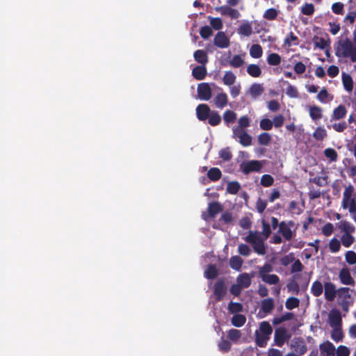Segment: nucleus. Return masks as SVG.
Instances as JSON below:
<instances>
[{"label":"nucleus","mask_w":356,"mask_h":356,"mask_svg":"<svg viewBox=\"0 0 356 356\" xmlns=\"http://www.w3.org/2000/svg\"><path fill=\"white\" fill-rule=\"evenodd\" d=\"M197 118L202 122L208 120V124L212 127L218 126L220 124L222 118L218 111L211 110L210 107L206 104H199L195 109Z\"/></svg>","instance_id":"1"},{"label":"nucleus","mask_w":356,"mask_h":356,"mask_svg":"<svg viewBox=\"0 0 356 356\" xmlns=\"http://www.w3.org/2000/svg\"><path fill=\"white\" fill-rule=\"evenodd\" d=\"M335 55L338 58H348L352 63L356 62V46L348 38L339 42L335 47Z\"/></svg>","instance_id":"2"},{"label":"nucleus","mask_w":356,"mask_h":356,"mask_svg":"<svg viewBox=\"0 0 356 356\" xmlns=\"http://www.w3.org/2000/svg\"><path fill=\"white\" fill-rule=\"evenodd\" d=\"M336 227L340 232H343L341 237L342 245L349 248L355 242V238L352 235L355 230L354 225L347 220H341L336 224Z\"/></svg>","instance_id":"3"},{"label":"nucleus","mask_w":356,"mask_h":356,"mask_svg":"<svg viewBox=\"0 0 356 356\" xmlns=\"http://www.w3.org/2000/svg\"><path fill=\"white\" fill-rule=\"evenodd\" d=\"M354 194V188L352 185L346 187L341 202V207L344 209H348L352 215L353 219L356 222V199L352 196Z\"/></svg>","instance_id":"4"},{"label":"nucleus","mask_w":356,"mask_h":356,"mask_svg":"<svg viewBox=\"0 0 356 356\" xmlns=\"http://www.w3.org/2000/svg\"><path fill=\"white\" fill-rule=\"evenodd\" d=\"M244 240L252 245L254 251L260 255L266 254V247L264 241L259 237L256 232H250L249 234L246 236Z\"/></svg>","instance_id":"5"},{"label":"nucleus","mask_w":356,"mask_h":356,"mask_svg":"<svg viewBox=\"0 0 356 356\" xmlns=\"http://www.w3.org/2000/svg\"><path fill=\"white\" fill-rule=\"evenodd\" d=\"M297 227L293 220L282 221L280 222L278 233L286 241H291L296 235Z\"/></svg>","instance_id":"6"},{"label":"nucleus","mask_w":356,"mask_h":356,"mask_svg":"<svg viewBox=\"0 0 356 356\" xmlns=\"http://www.w3.org/2000/svg\"><path fill=\"white\" fill-rule=\"evenodd\" d=\"M291 335L284 327H280L275 330L274 341L276 346L282 347Z\"/></svg>","instance_id":"7"},{"label":"nucleus","mask_w":356,"mask_h":356,"mask_svg":"<svg viewBox=\"0 0 356 356\" xmlns=\"http://www.w3.org/2000/svg\"><path fill=\"white\" fill-rule=\"evenodd\" d=\"M234 136L238 138L239 143L243 147H248L252 145V137L245 130L234 127L233 129Z\"/></svg>","instance_id":"8"},{"label":"nucleus","mask_w":356,"mask_h":356,"mask_svg":"<svg viewBox=\"0 0 356 356\" xmlns=\"http://www.w3.org/2000/svg\"><path fill=\"white\" fill-rule=\"evenodd\" d=\"M260 161L252 160L246 162H242L240 165V170L245 175H248L252 172H259L261 169Z\"/></svg>","instance_id":"9"},{"label":"nucleus","mask_w":356,"mask_h":356,"mask_svg":"<svg viewBox=\"0 0 356 356\" xmlns=\"http://www.w3.org/2000/svg\"><path fill=\"white\" fill-rule=\"evenodd\" d=\"M223 208L222 204L218 202H211L208 205V214L202 213L204 220H207L209 218H213L218 213L222 211Z\"/></svg>","instance_id":"10"},{"label":"nucleus","mask_w":356,"mask_h":356,"mask_svg":"<svg viewBox=\"0 0 356 356\" xmlns=\"http://www.w3.org/2000/svg\"><path fill=\"white\" fill-rule=\"evenodd\" d=\"M227 293V286L223 278L218 279L213 286V294L217 301H220Z\"/></svg>","instance_id":"11"},{"label":"nucleus","mask_w":356,"mask_h":356,"mask_svg":"<svg viewBox=\"0 0 356 356\" xmlns=\"http://www.w3.org/2000/svg\"><path fill=\"white\" fill-rule=\"evenodd\" d=\"M197 95L200 99L208 101L211 99L212 92L208 83H201L197 86Z\"/></svg>","instance_id":"12"},{"label":"nucleus","mask_w":356,"mask_h":356,"mask_svg":"<svg viewBox=\"0 0 356 356\" xmlns=\"http://www.w3.org/2000/svg\"><path fill=\"white\" fill-rule=\"evenodd\" d=\"M339 277L341 284L345 285L355 286V281L350 275V270L347 267L341 268L339 273Z\"/></svg>","instance_id":"13"},{"label":"nucleus","mask_w":356,"mask_h":356,"mask_svg":"<svg viewBox=\"0 0 356 356\" xmlns=\"http://www.w3.org/2000/svg\"><path fill=\"white\" fill-rule=\"evenodd\" d=\"M213 44L219 48L224 49L229 46V39L222 31L218 32L213 39Z\"/></svg>","instance_id":"14"},{"label":"nucleus","mask_w":356,"mask_h":356,"mask_svg":"<svg viewBox=\"0 0 356 356\" xmlns=\"http://www.w3.org/2000/svg\"><path fill=\"white\" fill-rule=\"evenodd\" d=\"M325 288V298L329 302H332L334 300L337 294V290L336 289L335 285L331 282H327L324 284Z\"/></svg>","instance_id":"15"},{"label":"nucleus","mask_w":356,"mask_h":356,"mask_svg":"<svg viewBox=\"0 0 356 356\" xmlns=\"http://www.w3.org/2000/svg\"><path fill=\"white\" fill-rule=\"evenodd\" d=\"M329 324L333 327H341L342 320L341 313L338 310H332L328 316Z\"/></svg>","instance_id":"16"},{"label":"nucleus","mask_w":356,"mask_h":356,"mask_svg":"<svg viewBox=\"0 0 356 356\" xmlns=\"http://www.w3.org/2000/svg\"><path fill=\"white\" fill-rule=\"evenodd\" d=\"M291 348L300 356L303 355L307 351V347L301 338L296 339L294 342L291 344Z\"/></svg>","instance_id":"17"},{"label":"nucleus","mask_w":356,"mask_h":356,"mask_svg":"<svg viewBox=\"0 0 356 356\" xmlns=\"http://www.w3.org/2000/svg\"><path fill=\"white\" fill-rule=\"evenodd\" d=\"M322 354L325 356H334L336 348L329 341L323 342L319 346Z\"/></svg>","instance_id":"18"},{"label":"nucleus","mask_w":356,"mask_h":356,"mask_svg":"<svg viewBox=\"0 0 356 356\" xmlns=\"http://www.w3.org/2000/svg\"><path fill=\"white\" fill-rule=\"evenodd\" d=\"M264 92V88L261 83H253L248 90V93L254 99L261 96Z\"/></svg>","instance_id":"19"},{"label":"nucleus","mask_w":356,"mask_h":356,"mask_svg":"<svg viewBox=\"0 0 356 356\" xmlns=\"http://www.w3.org/2000/svg\"><path fill=\"white\" fill-rule=\"evenodd\" d=\"M207 68L205 65H197L192 70L193 76L198 81L203 80L207 76Z\"/></svg>","instance_id":"20"},{"label":"nucleus","mask_w":356,"mask_h":356,"mask_svg":"<svg viewBox=\"0 0 356 356\" xmlns=\"http://www.w3.org/2000/svg\"><path fill=\"white\" fill-rule=\"evenodd\" d=\"M275 307L274 300L272 298H265L261 300L260 310L265 314H269Z\"/></svg>","instance_id":"21"},{"label":"nucleus","mask_w":356,"mask_h":356,"mask_svg":"<svg viewBox=\"0 0 356 356\" xmlns=\"http://www.w3.org/2000/svg\"><path fill=\"white\" fill-rule=\"evenodd\" d=\"M228 103V97L225 92L218 94L214 98V104L218 108H223Z\"/></svg>","instance_id":"22"},{"label":"nucleus","mask_w":356,"mask_h":356,"mask_svg":"<svg viewBox=\"0 0 356 356\" xmlns=\"http://www.w3.org/2000/svg\"><path fill=\"white\" fill-rule=\"evenodd\" d=\"M193 56L195 61L201 64V65H206V64L208 63L207 54L202 49L196 50L194 52Z\"/></svg>","instance_id":"23"},{"label":"nucleus","mask_w":356,"mask_h":356,"mask_svg":"<svg viewBox=\"0 0 356 356\" xmlns=\"http://www.w3.org/2000/svg\"><path fill=\"white\" fill-rule=\"evenodd\" d=\"M237 284H240L242 289L248 288L251 284V278L246 273L240 274L236 279Z\"/></svg>","instance_id":"24"},{"label":"nucleus","mask_w":356,"mask_h":356,"mask_svg":"<svg viewBox=\"0 0 356 356\" xmlns=\"http://www.w3.org/2000/svg\"><path fill=\"white\" fill-rule=\"evenodd\" d=\"M347 111L344 105H339L333 111L332 119L338 120L343 118L346 115Z\"/></svg>","instance_id":"25"},{"label":"nucleus","mask_w":356,"mask_h":356,"mask_svg":"<svg viewBox=\"0 0 356 356\" xmlns=\"http://www.w3.org/2000/svg\"><path fill=\"white\" fill-rule=\"evenodd\" d=\"M218 275V270L216 265L209 264L204 270V277L208 280H213Z\"/></svg>","instance_id":"26"},{"label":"nucleus","mask_w":356,"mask_h":356,"mask_svg":"<svg viewBox=\"0 0 356 356\" xmlns=\"http://www.w3.org/2000/svg\"><path fill=\"white\" fill-rule=\"evenodd\" d=\"M351 291H352L348 287H341L337 289V296L341 301H352Z\"/></svg>","instance_id":"27"},{"label":"nucleus","mask_w":356,"mask_h":356,"mask_svg":"<svg viewBox=\"0 0 356 356\" xmlns=\"http://www.w3.org/2000/svg\"><path fill=\"white\" fill-rule=\"evenodd\" d=\"M238 33L244 36H250L252 33V25L250 22H246L241 24L238 28Z\"/></svg>","instance_id":"28"},{"label":"nucleus","mask_w":356,"mask_h":356,"mask_svg":"<svg viewBox=\"0 0 356 356\" xmlns=\"http://www.w3.org/2000/svg\"><path fill=\"white\" fill-rule=\"evenodd\" d=\"M342 83L344 89L348 92H351L353 89V81L351 76L345 72L342 73Z\"/></svg>","instance_id":"29"},{"label":"nucleus","mask_w":356,"mask_h":356,"mask_svg":"<svg viewBox=\"0 0 356 356\" xmlns=\"http://www.w3.org/2000/svg\"><path fill=\"white\" fill-rule=\"evenodd\" d=\"M299 44L298 38L293 33L289 32L284 40V45L288 47Z\"/></svg>","instance_id":"30"},{"label":"nucleus","mask_w":356,"mask_h":356,"mask_svg":"<svg viewBox=\"0 0 356 356\" xmlns=\"http://www.w3.org/2000/svg\"><path fill=\"white\" fill-rule=\"evenodd\" d=\"M208 178L212 181H218L222 177V172L218 168H211L207 172Z\"/></svg>","instance_id":"31"},{"label":"nucleus","mask_w":356,"mask_h":356,"mask_svg":"<svg viewBox=\"0 0 356 356\" xmlns=\"http://www.w3.org/2000/svg\"><path fill=\"white\" fill-rule=\"evenodd\" d=\"M247 72L252 77L257 78L261 75V70L257 64H250L247 67Z\"/></svg>","instance_id":"32"},{"label":"nucleus","mask_w":356,"mask_h":356,"mask_svg":"<svg viewBox=\"0 0 356 356\" xmlns=\"http://www.w3.org/2000/svg\"><path fill=\"white\" fill-rule=\"evenodd\" d=\"M223 120L227 125L234 123L236 120L237 115L232 110H226L223 113Z\"/></svg>","instance_id":"33"},{"label":"nucleus","mask_w":356,"mask_h":356,"mask_svg":"<svg viewBox=\"0 0 356 356\" xmlns=\"http://www.w3.org/2000/svg\"><path fill=\"white\" fill-rule=\"evenodd\" d=\"M246 321V318L243 314H234L231 318L232 324L237 327H242Z\"/></svg>","instance_id":"34"},{"label":"nucleus","mask_w":356,"mask_h":356,"mask_svg":"<svg viewBox=\"0 0 356 356\" xmlns=\"http://www.w3.org/2000/svg\"><path fill=\"white\" fill-rule=\"evenodd\" d=\"M243 56L239 54L233 56L232 59L229 61V65L234 68H238L243 66L245 63Z\"/></svg>","instance_id":"35"},{"label":"nucleus","mask_w":356,"mask_h":356,"mask_svg":"<svg viewBox=\"0 0 356 356\" xmlns=\"http://www.w3.org/2000/svg\"><path fill=\"white\" fill-rule=\"evenodd\" d=\"M263 49L260 44H252L250 49V55L254 58H259L262 56Z\"/></svg>","instance_id":"36"},{"label":"nucleus","mask_w":356,"mask_h":356,"mask_svg":"<svg viewBox=\"0 0 356 356\" xmlns=\"http://www.w3.org/2000/svg\"><path fill=\"white\" fill-rule=\"evenodd\" d=\"M267 63L271 66H277L281 63V56L277 53H270L267 56Z\"/></svg>","instance_id":"37"},{"label":"nucleus","mask_w":356,"mask_h":356,"mask_svg":"<svg viewBox=\"0 0 356 356\" xmlns=\"http://www.w3.org/2000/svg\"><path fill=\"white\" fill-rule=\"evenodd\" d=\"M236 79V76L232 71L225 72L222 77L223 83L229 86H232L235 83Z\"/></svg>","instance_id":"38"},{"label":"nucleus","mask_w":356,"mask_h":356,"mask_svg":"<svg viewBox=\"0 0 356 356\" xmlns=\"http://www.w3.org/2000/svg\"><path fill=\"white\" fill-rule=\"evenodd\" d=\"M323 291V286L322 283L318 280L313 282L311 287V293L316 297L320 296Z\"/></svg>","instance_id":"39"},{"label":"nucleus","mask_w":356,"mask_h":356,"mask_svg":"<svg viewBox=\"0 0 356 356\" xmlns=\"http://www.w3.org/2000/svg\"><path fill=\"white\" fill-rule=\"evenodd\" d=\"M309 115L313 120H318L322 118V109L317 106H312L309 108Z\"/></svg>","instance_id":"40"},{"label":"nucleus","mask_w":356,"mask_h":356,"mask_svg":"<svg viewBox=\"0 0 356 356\" xmlns=\"http://www.w3.org/2000/svg\"><path fill=\"white\" fill-rule=\"evenodd\" d=\"M271 140L270 134L267 132H262L257 137V141L260 145L267 146L270 143Z\"/></svg>","instance_id":"41"},{"label":"nucleus","mask_w":356,"mask_h":356,"mask_svg":"<svg viewBox=\"0 0 356 356\" xmlns=\"http://www.w3.org/2000/svg\"><path fill=\"white\" fill-rule=\"evenodd\" d=\"M243 264V259L239 256H233L229 259L230 267L236 270H239Z\"/></svg>","instance_id":"42"},{"label":"nucleus","mask_w":356,"mask_h":356,"mask_svg":"<svg viewBox=\"0 0 356 356\" xmlns=\"http://www.w3.org/2000/svg\"><path fill=\"white\" fill-rule=\"evenodd\" d=\"M261 280L268 284H277L280 277L275 274H268L261 277Z\"/></svg>","instance_id":"43"},{"label":"nucleus","mask_w":356,"mask_h":356,"mask_svg":"<svg viewBox=\"0 0 356 356\" xmlns=\"http://www.w3.org/2000/svg\"><path fill=\"white\" fill-rule=\"evenodd\" d=\"M331 338L335 342H339L343 340V333L341 327H333L331 332Z\"/></svg>","instance_id":"44"},{"label":"nucleus","mask_w":356,"mask_h":356,"mask_svg":"<svg viewBox=\"0 0 356 356\" xmlns=\"http://www.w3.org/2000/svg\"><path fill=\"white\" fill-rule=\"evenodd\" d=\"M270 339V337L262 334L256 332L255 342L259 347H265L267 345V341Z\"/></svg>","instance_id":"45"},{"label":"nucleus","mask_w":356,"mask_h":356,"mask_svg":"<svg viewBox=\"0 0 356 356\" xmlns=\"http://www.w3.org/2000/svg\"><path fill=\"white\" fill-rule=\"evenodd\" d=\"M261 334L270 337L273 332V328L268 321H263L259 325Z\"/></svg>","instance_id":"46"},{"label":"nucleus","mask_w":356,"mask_h":356,"mask_svg":"<svg viewBox=\"0 0 356 356\" xmlns=\"http://www.w3.org/2000/svg\"><path fill=\"white\" fill-rule=\"evenodd\" d=\"M279 14V10L274 8H270L267 9L264 13V18H265L267 20H275Z\"/></svg>","instance_id":"47"},{"label":"nucleus","mask_w":356,"mask_h":356,"mask_svg":"<svg viewBox=\"0 0 356 356\" xmlns=\"http://www.w3.org/2000/svg\"><path fill=\"white\" fill-rule=\"evenodd\" d=\"M273 270V266L269 263H266L264 266L258 267V276L261 278V277L269 274Z\"/></svg>","instance_id":"48"},{"label":"nucleus","mask_w":356,"mask_h":356,"mask_svg":"<svg viewBox=\"0 0 356 356\" xmlns=\"http://www.w3.org/2000/svg\"><path fill=\"white\" fill-rule=\"evenodd\" d=\"M293 313L286 312L284 314L282 315L281 316L274 318L273 320V323L274 325H279L284 321L291 320L293 318Z\"/></svg>","instance_id":"49"},{"label":"nucleus","mask_w":356,"mask_h":356,"mask_svg":"<svg viewBox=\"0 0 356 356\" xmlns=\"http://www.w3.org/2000/svg\"><path fill=\"white\" fill-rule=\"evenodd\" d=\"M240 188H241V185L236 181H230L227 184V193L232 194V195L236 194L239 191Z\"/></svg>","instance_id":"50"},{"label":"nucleus","mask_w":356,"mask_h":356,"mask_svg":"<svg viewBox=\"0 0 356 356\" xmlns=\"http://www.w3.org/2000/svg\"><path fill=\"white\" fill-rule=\"evenodd\" d=\"M299 305L300 300L298 298L296 297L288 298L285 302V306L286 309L289 310L298 307Z\"/></svg>","instance_id":"51"},{"label":"nucleus","mask_w":356,"mask_h":356,"mask_svg":"<svg viewBox=\"0 0 356 356\" xmlns=\"http://www.w3.org/2000/svg\"><path fill=\"white\" fill-rule=\"evenodd\" d=\"M313 40L314 42L315 48L325 49L327 47H329L330 45V43L323 38L314 36Z\"/></svg>","instance_id":"52"},{"label":"nucleus","mask_w":356,"mask_h":356,"mask_svg":"<svg viewBox=\"0 0 356 356\" xmlns=\"http://www.w3.org/2000/svg\"><path fill=\"white\" fill-rule=\"evenodd\" d=\"M218 349L222 353H227L231 350L232 343L227 339L221 338V340L219 341Z\"/></svg>","instance_id":"53"},{"label":"nucleus","mask_w":356,"mask_h":356,"mask_svg":"<svg viewBox=\"0 0 356 356\" xmlns=\"http://www.w3.org/2000/svg\"><path fill=\"white\" fill-rule=\"evenodd\" d=\"M243 308V305L239 302H230L228 305V310L232 314H236L237 313L242 312Z\"/></svg>","instance_id":"54"},{"label":"nucleus","mask_w":356,"mask_h":356,"mask_svg":"<svg viewBox=\"0 0 356 356\" xmlns=\"http://www.w3.org/2000/svg\"><path fill=\"white\" fill-rule=\"evenodd\" d=\"M241 337V332L236 329H230L227 332V338L232 341H237Z\"/></svg>","instance_id":"55"},{"label":"nucleus","mask_w":356,"mask_h":356,"mask_svg":"<svg viewBox=\"0 0 356 356\" xmlns=\"http://www.w3.org/2000/svg\"><path fill=\"white\" fill-rule=\"evenodd\" d=\"M341 243L340 241L336 238H333L330 241L329 243V249L331 252H337L340 250Z\"/></svg>","instance_id":"56"},{"label":"nucleus","mask_w":356,"mask_h":356,"mask_svg":"<svg viewBox=\"0 0 356 356\" xmlns=\"http://www.w3.org/2000/svg\"><path fill=\"white\" fill-rule=\"evenodd\" d=\"M325 156L331 161H336L338 157L337 151L332 148H327L324 151Z\"/></svg>","instance_id":"57"},{"label":"nucleus","mask_w":356,"mask_h":356,"mask_svg":"<svg viewBox=\"0 0 356 356\" xmlns=\"http://www.w3.org/2000/svg\"><path fill=\"white\" fill-rule=\"evenodd\" d=\"M313 136L318 140H322L327 136L326 131L322 127H317L313 134Z\"/></svg>","instance_id":"58"},{"label":"nucleus","mask_w":356,"mask_h":356,"mask_svg":"<svg viewBox=\"0 0 356 356\" xmlns=\"http://www.w3.org/2000/svg\"><path fill=\"white\" fill-rule=\"evenodd\" d=\"M274 179L270 175H264L261 178V184L264 187H269L273 184Z\"/></svg>","instance_id":"59"},{"label":"nucleus","mask_w":356,"mask_h":356,"mask_svg":"<svg viewBox=\"0 0 356 356\" xmlns=\"http://www.w3.org/2000/svg\"><path fill=\"white\" fill-rule=\"evenodd\" d=\"M259 126L262 130L269 131L273 127V121L268 118H264L260 121Z\"/></svg>","instance_id":"60"},{"label":"nucleus","mask_w":356,"mask_h":356,"mask_svg":"<svg viewBox=\"0 0 356 356\" xmlns=\"http://www.w3.org/2000/svg\"><path fill=\"white\" fill-rule=\"evenodd\" d=\"M219 156L225 161H229L232 158V154L229 147L222 149L219 152Z\"/></svg>","instance_id":"61"},{"label":"nucleus","mask_w":356,"mask_h":356,"mask_svg":"<svg viewBox=\"0 0 356 356\" xmlns=\"http://www.w3.org/2000/svg\"><path fill=\"white\" fill-rule=\"evenodd\" d=\"M238 127L245 130V128L250 127V119L247 115H243L238 119Z\"/></svg>","instance_id":"62"},{"label":"nucleus","mask_w":356,"mask_h":356,"mask_svg":"<svg viewBox=\"0 0 356 356\" xmlns=\"http://www.w3.org/2000/svg\"><path fill=\"white\" fill-rule=\"evenodd\" d=\"M346 261L350 265L356 264V253L352 250L347 251L345 254Z\"/></svg>","instance_id":"63"},{"label":"nucleus","mask_w":356,"mask_h":356,"mask_svg":"<svg viewBox=\"0 0 356 356\" xmlns=\"http://www.w3.org/2000/svg\"><path fill=\"white\" fill-rule=\"evenodd\" d=\"M335 354L337 356H349L350 350L348 347L340 345L335 350Z\"/></svg>","instance_id":"64"}]
</instances>
